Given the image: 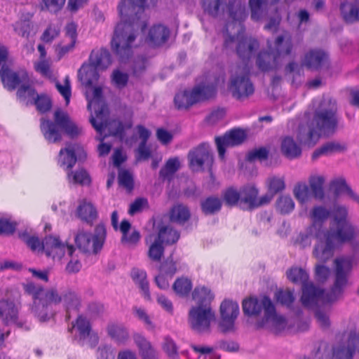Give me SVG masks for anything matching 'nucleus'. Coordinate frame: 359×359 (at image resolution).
Segmentation results:
<instances>
[{
	"label": "nucleus",
	"mask_w": 359,
	"mask_h": 359,
	"mask_svg": "<svg viewBox=\"0 0 359 359\" xmlns=\"http://www.w3.org/2000/svg\"><path fill=\"white\" fill-rule=\"evenodd\" d=\"M146 0H121L118 11L121 22L115 27L111 46L114 53L121 61L128 60L133 53L137 30L145 27L144 22H139L143 13Z\"/></svg>",
	"instance_id": "obj_1"
},
{
	"label": "nucleus",
	"mask_w": 359,
	"mask_h": 359,
	"mask_svg": "<svg viewBox=\"0 0 359 359\" xmlns=\"http://www.w3.org/2000/svg\"><path fill=\"white\" fill-rule=\"evenodd\" d=\"M229 17L233 22H228L224 32V46L227 49H235L237 55L243 60H250L259 48V42L252 36H245L242 22L248 16L245 4L241 0L229 1L228 6Z\"/></svg>",
	"instance_id": "obj_2"
},
{
	"label": "nucleus",
	"mask_w": 359,
	"mask_h": 359,
	"mask_svg": "<svg viewBox=\"0 0 359 359\" xmlns=\"http://www.w3.org/2000/svg\"><path fill=\"white\" fill-rule=\"evenodd\" d=\"M337 102L324 98L313 118L299 126L297 137L302 144L314 146L322 135H332L337 130L338 118Z\"/></svg>",
	"instance_id": "obj_3"
},
{
	"label": "nucleus",
	"mask_w": 359,
	"mask_h": 359,
	"mask_svg": "<svg viewBox=\"0 0 359 359\" xmlns=\"http://www.w3.org/2000/svg\"><path fill=\"white\" fill-rule=\"evenodd\" d=\"M41 130L45 139L50 143H57L62 140V131L74 138L81 135L82 128L72 121L68 114L60 109L54 112V122L41 119Z\"/></svg>",
	"instance_id": "obj_4"
},
{
	"label": "nucleus",
	"mask_w": 359,
	"mask_h": 359,
	"mask_svg": "<svg viewBox=\"0 0 359 359\" xmlns=\"http://www.w3.org/2000/svg\"><path fill=\"white\" fill-rule=\"evenodd\" d=\"M287 278L295 284L302 286V304L306 307H314L320 304L325 303V292L323 290L308 283L309 275L302 268L292 267L287 271Z\"/></svg>",
	"instance_id": "obj_5"
},
{
	"label": "nucleus",
	"mask_w": 359,
	"mask_h": 359,
	"mask_svg": "<svg viewBox=\"0 0 359 359\" xmlns=\"http://www.w3.org/2000/svg\"><path fill=\"white\" fill-rule=\"evenodd\" d=\"M224 81V78L215 79L212 81L209 79L208 83H201L194 87L191 90H184L176 94L175 104L177 109H187L190 106L215 96L216 87L219 82Z\"/></svg>",
	"instance_id": "obj_6"
},
{
	"label": "nucleus",
	"mask_w": 359,
	"mask_h": 359,
	"mask_svg": "<svg viewBox=\"0 0 359 359\" xmlns=\"http://www.w3.org/2000/svg\"><path fill=\"white\" fill-rule=\"evenodd\" d=\"M311 238L316 240L312 255L319 263H325L332 258L335 244L334 241L325 233V231H320L313 227L311 229V233L301 235V243L304 246L309 245Z\"/></svg>",
	"instance_id": "obj_7"
},
{
	"label": "nucleus",
	"mask_w": 359,
	"mask_h": 359,
	"mask_svg": "<svg viewBox=\"0 0 359 359\" xmlns=\"http://www.w3.org/2000/svg\"><path fill=\"white\" fill-rule=\"evenodd\" d=\"M250 72V67L244 63L235 65L231 69L229 88L237 100L246 99L255 92Z\"/></svg>",
	"instance_id": "obj_8"
},
{
	"label": "nucleus",
	"mask_w": 359,
	"mask_h": 359,
	"mask_svg": "<svg viewBox=\"0 0 359 359\" xmlns=\"http://www.w3.org/2000/svg\"><path fill=\"white\" fill-rule=\"evenodd\" d=\"M334 281L330 291L325 294V303L339 299L348 285V277L352 270L353 259L349 257H337L334 261Z\"/></svg>",
	"instance_id": "obj_9"
},
{
	"label": "nucleus",
	"mask_w": 359,
	"mask_h": 359,
	"mask_svg": "<svg viewBox=\"0 0 359 359\" xmlns=\"http://www.w3.org/2000/svg\"><path fill=\"white\" fill-rule=\"evenodd\" d=\"M106 238V229L104 225H97L95 229V234L84 231H79L75 236V243L77 248L85 253H97L104 245Z\"/></svg>",
	"instance_id": "obj_10"
},
{
	"label": "nucleus",
	"mask_w": 359,
	"mask_h": 359,
	"mask_svg": "<svg viewBox=\"0 0 359 359\" xmlns=\"http://www.w3.org/2000/svg\"><path fill=\"white\" fill-rule=\"evenodd\" d=\"M215 320V313L209 305H197L191 308L188 323L191 328L197 332L210 330V323Z\"/></svg>",
	"instance_id": "obj_11"
},
{
	"label": "nucleus",
	"mask_w": 359,
	"mask_h": 359,
	"mask_svg": "<svg viewBox=\"0 0 359 359\" xmlns=\"http://www.w3.org/2000/svg\"><path fill=\"white\" fill-rule=\"evenodd\" d=\"M102 88L96 87L93 90V97L88 100V109H91L94 108L96 118L91 116L90 121L93 128L100 134H102L104 129L107 127V116L108 109L107 105L102 100Z\"/></svg>",
	"instance_id": "obj_12"
},
{
	"label": "nucleus",
	"mask_w": 359,
	"mask_h": 359,
	"mask_svg": "<svg viewBox=\"0 0 359 359\" xmlns=\"http://www.w3.org/2000/svg\"><path fill=\"white\" fill-rule=\"evenodd\" d=\"M42 250L47 257L53 259H60L67 252L69 256H72L75 249L73 245H65L56 236H46L42 242Z\"/></svg>",
	"instance_id": "obj_13"
},
{
	"label": "nucleus",
	"mask_w": 359,
	"mask_h": 359,
	"mask_svg": "<svg viewBox=\"0 0 359 359\" xmlns=\"http://www.w3.org/2000/svg\"><path fill=\"white\" fill-rule=\"evenodd\" d=\"M239 314L238 303L229 300H224L220 306L221 320L219 327L222 332H229L234 330L235 320Z\"/></svg>",
	"instance_id": "obj_14"
},
{
	"label": "nucleus",
	"mask_w": 359,
	"mask_h": 359,
	"mask_svg": "<svg viewBox=\"0 0 359 359\" xmlns=\"http://www.w3.org/2000/svg\"><path fill=\"white\" fill-rule=\"evenodd\" d=\"M190 166L193 170L198 171L203 168L210 169L213 164V156L210 147L202 144L189 154Z\"/></svg>",
	"instance_id": "obj_15"
},
{
	"label": "nucleus",
	"mask_w": 359,
	"mask_h": 359,
	"mask_svg": "<svg viewBox=\"0 0 359 359\" xmlns=\"http://www.w3.org/2000/svg\"><path fill=\"white\" fill-rule=\"evenodd\" d=\"M0 77L4 87L9 91L14 90L18 86L29 81L27 73L24 69L13 71L7 65L0 69Z\"/></svg>",
	"instance_id": "obj_16"
},
{
	"label": "nucleus",
	"mask_w": 359,
	"mask_h": 359,
	"mask_svg": "<svg viewBox=\"0 0 359 359\" xmlns=\"http://www.w3.org/2000/svg\"><path fill=\"white\" fill-rule=\"evenodd\" d=\"M245 138L244 131L240 129L232 130L222 137H216L215 143L219 158H224L226 148L241 144Z\"/></svg>",
	"instance_id": "obj_17"
},
{
	"label": "nucleus",
	"mask_w": 359,
	"mask_h": 359,
	"mask_svg": "<svg viewBox=\"0 0 359 359\" xmlns=\"http://www.w3.org/2000/svg\"><path fill=\"white\" fill-rule=\"evenodd\" d=\"M358 346L359 338L356 337V333L351 332L347 340L333 347L332 358L352 359L354 352L359 351Z\"/></svg>",
	"instance_id": "obj_18"
},
{
	"label": "nucleus",
	"mask_w": 359,
	"mask_h": 359,
	"mask_svg": "<svg viewBox=\"0 0 359 359\" xmlns=\"http://www.w3.org/2000/svg\"><path fill=\"white\" fill-rule=\"evenodd\" d=\"M163 231L160 234L150 233L145 238V243L148 246V257L154 262H160L164 255V243L161 241Z\"/></svg>",
	"instance_id": "obj_19"
},
{
	"label": "nucleus",
	"mask_w": 359,
	"mask_h": 359,
	"mask_svg": "<svg viewBox=\"0 0 359 359\" xmlns=\"http://www.w3.org/2000/svg\"><path fill=\"white\" fill-rule=\"evenodd\" d=\"M293 48L292 37L288 33L277 36L274 42V48L271 50L276 57L275 60L283 62L284 58L291 54Z\"/></svg>",
	"instance_id": "obj_20"
},
{
	"label": "nucleus",
	"mask_w": 359,
	"mask_h": 359,
	"mask_svg": "<svg viewBox=\"0 0 359 359\" xmlns=\"http://www.w3.org/2000/svg\"><path fill=\"white\" fill-rule=\"evenodd\" d=\"M350 222L332 225L330 229L325 231V233L334 241L340 243H347L350 240L351 232L354 229Z\"/></svg>",
	"instance_id": "obj_21"
},
{
	"label": "nucleus",
	"mask_w": 359,
	"mask_h": 359,
	"mask_svg": "<svg viewBox=\"0 0 359 359\" xmlns=\"http://www.w3.org/2000/svg\"><path fill=\"white\" fill-rule=\"evenodd\" d=\"M265 300L272 302L267 297H263L261 299L250 297L243 302V310L245 314L248 316H258L263 311L264 316L266 315L267 309Z\"/></svg>",
	"instance_id": "obj_22"
},
{
	"label": "nucleus",
	"mask_w": 359,
	"mask_h": 359,
	"mask_svg": "<svg viewBox=\"0 0 359 359\" xmlns=\"http://www.w3.org/2000/svg\"><path fill=\"white\" fill-rule=\"evenodd\" d=\"M83 153V151L76 144H67L66 147L61 149L59 153L58 162L61 166H66L67 168H72L76 163V154Z\"/></svg>",
	"instance_id": "obj_23"
},
{
	"label": "nucleus",
	"mask_w": 359,
	"mask_h": 359,
	"mask_svg": "<svg viewBox=\"0 0 359 359\" xmlns=\"http://www.w3.org/2000/svg\"><path fill=\"white\" fill-rule=\"evenodd\" d=\"M327 58V54L323 50L313 49L305 55L303 63L309 69H318L325 64Z\"/></svg>",
	"instance_id": "obj_24"
},
{
	"label": "nucleus",
	"mask_w": 359,
	"mask_h": 359,
	"mask_svg": "<svg viewBox=\"0 0 359 359\" xmlns=\"http://www.w3.org/2000/svg\"><path fill=\"white\" fill-rule=\"evenodd\" d=\"M276 57L271 51H260L257 55L256 65L262 72H269L280 67L281 61L275 60Z\"/></svg>",
	"instance_id": "obj_25"
},
{
	"label": "nucleus",
	"mask_w": 359,
	"mask_h": 359,
	"mask_svg": "<svg viewBox=\"0 0 359 359\" xmlns=\"http://www.w3.org/2000/svg\"><path fill=\"white\" fill-rule=\"evenodd\" d=\"M89 60L93 66L100 70L107 69L112 64L111 54L106 48L93 50Z\"/></svg>",
	"instance_id": "obj_26"
},
{
	"label": "nucleus",
	"mask_w": 359,
	"mask_h": 359,
	"mask_svg": "<svg viewBox=\"0 0 359 359\" xmlns=\"http://www.w3.org/2000/svg\"><path fill=\"white\" fill-rule=\"evenodd\" d=\"M73 329L77 330L80 340H83L90 337V338H93L94 345L97 344L98 337L97 334H90L91 326L86 318L83 316H78L75 323H72V327L69 328V331L72 332Z\"/></svg>",
	"instance_id": "obj_27"
},
{
	"label": "nucleus",
	"mask_w": 359,
	"mask_h": 359,
	"mask_svg": "<svg viewBox=\"0 0 359 359\" xmlns=\"http://www.w3.org/2000/svg\"><path fill=\"white\" fill-rule=\"evenodd\" d=\"M77 216L87 223L92 224L97 218V212L93 203L86 198L79 201V205L76 209Z\"/></svg>",
	"instance_id": "obj_28"
},
{
	"label": "nucleus",
	"mask_w": 359,
	"mask_h": 359,
	"mask_svg": "<svg viewBox=\"0 0 359 359\" xmlns=\"http://www.w3.org/2000/svg\"><path fill=\"white\" fill-rule=\"evenodd\" d=\"M78 77L83 85L90 87L97 82L100 76L97 69L90 62L81 66L78 72Z\"/></svg>",
	"instance_id": "obj_29"
},
{
	"label": "nucleus",
	"mask_w": 359,
	"mask_h": 359,
	"mask_svg": "<svg viewBox=\"0 0 359 359\" xmlns=\"http://www.w3.org/2000/svg\"><path fill=\"white\" fill-rule=\"evenodd\" d=\"M108 336L118 344H124L129 339L127 329L118 323L111 322L107 326Z\"/></svg>",
	"instance_id": "obj_30"
},
{
	"label": "nucleus",
	"mask_w": 359,
	"mask_h": 359,
	"mask_svg": "<svg viewBox=\"0 0 359 359\" xmlns=\"http://www.w3.org/2000/svg\"><path fill=\"white\" fill-rule=\"evenodd\" d=\"M341 13L347 22L353 23L359 21V0H351L341 4Z\"/></svg>",
	"instance_id": "obj_31"
},
{
	"label": "nucleus",
	"mask_w": 359,
	"mask_h": 359,
	"mask_svg": "<svg viewBox=\"0 0 359 359\" xmlns=\"http://www.w3.org/2000/svg\"><path fill=\"white\" fill-rule=\"evenodd\" d=\"M30 311L41 322L48 320L52 316L51 306L43 298L33 301Z\"/></svg>",
	"instance_id": "obj_32"
},
{
	"label": "nucleus",
	"mask_w": 359,
	"mask_h": 359,
	"mask_svg": "<svg viewBox=\"0 0 359 359\" xmlns=\"http://www.w3.org/2000/svg\"><path fill=\"white\" fill-rule=\"evenodd\" d=\"M330 215V211L323 206L314 207L311 212L313 224L309 228L306 233H311V229L313 227L320 231H327L323 227L322 224L327 219Z\"/></svg>",
	"instance_id": "obj_33"
},
{
	"label": "nucleus",
	"mask_w": 359,
	"mask_h": 359,
	"mask_svg": "<svg viewBox=\"0 0 359 359\" xmlns=\"http://www.w3.org/2000/svg\"><path fill=\"white\" fill-rule=\"evenodd\" d=\"M346 149V146L344 143L337 141L327 142L313 151L312 158L316 160L321 156H330L335 153L343 152Z\"/></svg>",
	"instance_id": "obj_34"
},
{
	"label": "nucleus",
	"mask_w": 359,
	"mask_h": 359,
	"mask_svg": "<svg viewBox=\"0 0 359 359\" xmlns=\"http://www.w3.org/2000/svg\"><path fill=\"white\" fill-rule=\"evenodd\" d=\"M267 309L266 311V315L264 317V323H271L278 330H283L286 326L285 319L280 316H278L276 313V309L273 304L269 302L268 300H265Z\"/></svg>",
	"instance_id": "obj_35"
},
{
	"label": "nucleus",
	"mask_w": 359,
	"mask_h": 359,
	"mask_svg": "<svg viewBox=\"0 0 359 359\" xmlns=\"http://www.w3.org/2000/svg\"><path fill=\"white\" fill-rule=\"evenodd\" d=\"M169 29L161 25L152 27L149 32L148 42L151 46H160L164 43L169 37Z\"/></svg>",
	"instance_id": "obj_36"
},
{
	"label": "nucleus",
	"mask_w": 359,
	"mask_h": 359,
	"mask_svg": "<svg viewBox=\"0 0 359 359\" xmlns=\"http://www.w3.org/2000/svg\"><path fill=\"white\" fill-rule=\"evenodd\" d=\"M280 151L285 157L290 159L298 158L302 154L300 146L290 136L283 137Z\"/></svg>",
	"instance_id": "obj_37"
},
{
	"label": "nucleus",
	"mask_w": 359,
	"mask_h": 359,
	"mask_svg": "<svg viewBox=\"0 0 359 359\" xmlns=\"http://www.w3.org/2000/svg\"><path fill=\"white\" fill-rule=\"evenodd\" d=\"M18 311L14 304L8 301H0V319L6 324L17 323Z\"/></svg>",
	"instance_id": "obj_38"
},
{
	"label": "nucleus",
	"mask_w": 359,
	"mask_h": 359,
	"mask_svg": "<svg viewBox=\"0 0 359 359\" xmlns=\"http://www.w3.org/2000/svg\"><path fill=\"white\" fill-rule=\"evenodd\" d=\"M62 303L66 309L67 318H70V311L77 310L80 305L78 295L70 289L62 290Z\"/></svg>",
	"instance_id": "obj_39"
},
{
	"label": "nucleus",
	"mask_w": 359,
	"mask_h": 359,
	"mask_svg": "<svg viewBox=\"0 0 359 359\" xmlns=\"http://www.w3.org/2000/svg\"><path fill=\"white\" fill-rule=\"evenodd\" d=\"M169 217L171 222L184 224L189 219L191 213L187 206L177 203L171 208Z\"/></svg>",
	"instance_id": "obj_40"
},
{
	"label": "nucleus",
	"mask_w": 359,
	"mask_h": 359,
	"mask_svg": "<svg viewBox=\"0 0 359 359\" xmlns=\"http://www.w3.org/2000/svg\"><path fill=\"white\" fill-rule=\"evenodd\" d=\"M180 167L181 163L178 157L170 158L161 169L159 175L161 178L170 181L173 178L175 173Z\"/></svg>",
	"instance_id": "obj_41"
},
{
	"label": "nucleus",
	"mask_w": 359,
	"mask_h": 359,
	"mask_svg": "<svg viewBox=\"0 0 359 359\" xmlns=\"http://www.w3.org/2000/svg\"><path fill=\"white\" fill-rule=\"evenodd\" d=\"M278 1V0H249L251 18L255 21L260 20L263 15L264 7L267 4H274Z\"/></svg>",
	"instance_id": "obj_42"
},
{
	"label": "nucleus",
	"mask_w": 359,
	"mask_h": 359,
	"mask_svg": "<svg viewBox=\"0 0 359 359\" xmlns=\"http://www.w3.org/2000/svg\"><path fill=\"white\" fill-rule=\"evenodd\" d=\"M36 95L38 94L35 89L31 86L27 85V83L21 85L17 91L18 99L26 105L33 104Z\"/></svg>",
	"instance_id": "obj_43"
},
{
	"label": "nucleus",
	"mask_w": 359,
	"mask_h": 359,
	"mask_svg": "<svg viewBox=\"0 0 359 359\" xmlns=\"http://www.w3.org/2000/svg\"><path fill=\"white\" fill-rule=\"evenodd\" d=\"M32 15L27 13L21 16L20 19L15 22L14 29L15 32L25 38H28L32 28Z\"/></svg>",
	"instance_id": "obj_44"
},
{
	"label": "nucleus",
	"mask_w": 359,
	"mask_h": 359,
	"mask_svg": "<svg viewBox=\"0 0 359 359\" xmlns=\"http://www.w3.org/2000/svg\"><path fill=\"white\" fill-rule=\"evenodd\" d=\"M241 201L248 204L249 208H255V204L259 193L258 189L252 184L244 186L240 191Z\"/></svg>",
	"instance_id": "obj_45"
},
{
	"label": "nucleus",
	"mask_w": 359,
	"mask_h": 359,
	"mask_svg": "<svg viewBox=\"0 0 359 359\" xmlns=\"http://www.w3.org/2000/svg\"><path fill=\"white\" fill-rule=\"evenodd\" d=\"M131 276L133 280L137 284L140 288L142 290L144 297L147 299L150 298L149 283L147 280V273L143 270L138 269H133L131 272Z\"/></svg>",
	"instance_id": "obj_46"
},
{
	"label": "nucleus",
	"mask_w": 359,
	"mask_h": 359,
	"mask_svg": "<svg viewBox=\"0 0 359 359\" xmlns=\"http://www.w3.org/2000/svg\"><path fill=\"white\" fill-rule=\"evenodd\" d=\"M192 297L198 305H209L214 296L208 288L205 287H196L192 293Z\"/></svg>",
	"instance_id": "obj_47"
},
{
	"label": "nucleus",
	"mask_w": 359,
	"mask_h": 359,
	"mask_svg": "<svg viewBox=\"0 0 359 359\" xmlns=\"http://www.w3.org/2000/svg\"><path fill=\"white\" fill-rule=\"evenodd\" d=\"M202 211L206 215L215 214L219 211L222 201L217 197L210 196L201 202Z\"/></svg>",
	"instance_id": "obj_48"
},
{
	"label": "nucleus",
	"mask_w": 359,
	"mask_h": 359,
	"mask_svg": "<svg viewBox=\"0 0 359 359\" xmlns=\"http://www.w3.org/2000/svg\"><path fill=\"white\" fill-rule=\"evenodd\" d=\"M65 34L66 37L69 39L68 45L63 46L61 48V52L66 53L72 50L76 43V25L74 22L68 23L65 27Z\"/></svg>",
	"instance_id": "obj_49"
},
{
	"label": "nucleus",
	"mask_w": 359,
	"mask_h": 359,
	"mask_svg": "<svg viewBox=\"0 0 359 359\" xmlns=\"http://www.w3.org/2000/svg\"><path fill=\"white\" fill-rule=\"evenodd\" d=\"M309 186L316 198H322L324 196L323 184L325 178L321 175H313L309 178Z\"/></svg>",
	"instance_id": "obj_50"
},
{
	"label": "nucleus",
	"mask_w": 359,
	"mask_h": 359,
	"mask_svg": "<svg viewBox=\"0 0 359 359\" xmlns=\"http://www.w3.org/2000/svg\"><path fill=\"white\" fill-rule=\"evenodd\" d=\"M330 212L332 217V225L349 222L348 220V210L345 206L336 205Z\"/></svg>",
	"instance_id": "obj_51"
},
{
	"label": "nucleus",
	"mask_w": 359,
	"mask_h": 359,
	"mask_svg": "<svg viewBox=\"0 0 359 359\" xmlns=\"http://www.w3.org/2000/svg\"><path fill=\"white\" fill-rule=\"evenodd\" d=\"M67 178L70 183L81 185L89 184L90 179L87 172L83 169H79L76 172H69Z\"/></svg>",
	"instance_id": "obj_52"
},
{
	"label": "nucleus",
	"mask_w": 359,
	"mask_h": 359,
	"mask_svg": "<svg viewBox=\"0 0 359 359\" xmlns=\"http://www.w3.org/2000/svg\"><path fill=\"white\" fill-rule=\"evenodd\" d=\"M276 209L283 214H288L294 208V203L290 196H281L276 201Z\"/></svg>",
	"instance_id": "obj_53"
},
{
	"label": "nucleus",
	"mask_w": 359,
	"mask_h": 359,
	"mask_svg": "<svg viewBox=\"0 0 359 359\" xmlns=\"http://www.w3.org/2000/svg\"><path fill=\"white\" fill-rule=\"evenodd\" d=\"M19 237L32 250L35 251L42 249V242L40 241L39 238L34 235H31L27 231L20 232Z\"/></svg>",
	"instance_id": "obj_54"
},
{
	"label": "nucleus",
	"mask_w": 359,
	"mask_h": 359,
	"mask_svg": "<svg viewBox=\"0 0 359 359\" xmlns=\"http://www.w3.org/2000/svg\"><path fill=\"white\" fill-rule=\"evenodd\" d=\"M161 231H163V236L161 238V241L165 244H173L180 238V233L169 226H162L157 234H160Z\"/></svg>",
	"instance_id": "obj_55"
},
{
	"label": "nucleus",
	"mask_w": 359,
	"mask_h": 359,
	"mask_svg": "<svg viewBox=\"0 0 359 359\" xmlns=\"http://www.w3.org/2000/svg\"><path fill=\"white\" fill-rule=\"evenodd\" d=\"M26 293L32 296L33 301L43 298V287L32 281H27L22 285Z\"/></svg>",
	"instance_id": "obj_56"
},
{
	"label": "nucleus",
	"mask_w": 359,
	"mask_h": 359,
	"mask_svg": "<svg viewBox=\"0 0 359 359\" xmlns=\"http://www.w3.org/2000/svg\"><path fill=\"white\" fill-rule=\"evenodd\" d=\"M192 288L189 279L186 278H178L173 284V290L180 295L184 296L189 294Z\"/></svg>",
	"instance_id": "obj_57"
},
{
	"label": "nucleus",
	"mask_w": 359,
	"mask_h": 359,
	"mask_svg": "<svg viewBox=\"0 0 359 359\" xmlns=\"http://www.w3.org/2000/svg\"><path fill=\"white\" fill-rule=\"evenodd\" d=\"M62 290L59 291L55 287L47 289L43 293V299L51 306L52 304H59L62 303Z\"/></svg>",
	"instance_id": "obj_58"
},
{
	"label": "nucleus",
	"mask_w": 359,
	"mask_h": 359,
	"mask_svg": "<svg viewBox=\"0 0 359 359\" xmlns=\"http://www.w3.org/2000/svg\"><path fill=\"white\" fill-rule=\"evenodd\" d=\"M293 194L299 203H304L309 197V187L306 183H297L294 187Z\"/></svg>",
	"instance_id": "obj_59"
},
{
	"label": "nucleus",
	"mask_w": 359,
	"mask_h": 359,
	"mask_svg": "<svg viewBox=\"0 0 359 359\" xmlns=\"http://www.w3.org/2000/svg\"><path fill=\"white\" fill-rule=\"evenodd\" d=\"M333 187L337 192L345 191L353 200L359 203V196L346 184L345 180L339 179L334 181Z\"/></svg>",
	"instance_id": "obj_60"
},
{
	"label": "nucleus",
	"mask_w": 359,
	"mask_h": 359,
	"mask_svg": "<svg viewBox=\"0 0 359 359\" xmlns=\"http://www.w3.org/2000/svg\"><path fill=\"white\" fill-rule=\"evenodd\" d=\"M269 191L273 195L283 191L285 187V180L283 177H271L267 180Z\"/></svg>",
	"instance_id": "obj_61"
},
{
	"label": "nucleus",
	"mask_w": 359,
	"mask_h": 359,
	"mask_svg": "<svg viewBox=\"0 0 359 359\" xmlns=\"http://www.w3.org/2000/svg\"><path fill=\"white\" fill-rule=\"evenodd\" d=\"M163 348L170 359H178L177 347L174 341L169 337L164 338Z\"/></svg>",
	"instance_id": "obj_62"
},
{
	"label": "nucleus",
	"mask_w": 359,
	"mask_h": 359,
	"mask_svg": "<svg viewBox=\"0 0 359 359\" xmlns=\"http://www.w3.org/2000/svg\"><path fill=\"white\" fill-rule=\"evenodd\" d=\"M33 104L36 105L40 112L44 113L51 108L52 103L48 96L41 94L36 95Z\"/></svg>",
	"instance_id": "obj_63"
},
{
	"label": "nucleus",
	"mask_w": 359,
	"mask_h": 359,
	"mask_svg": "<svg viewBox=\"0 0 359 359\" xmlns=\"http://www.w3.org/2000/svg\"><path fill=\"white\" fill-rule=\"evenodd\" d=\"M111 81L117 88H123L128 81V75L119 69H115L111 74Z\"/></svg>",
	"instance_id": "obj_64"
}]
</instances>
